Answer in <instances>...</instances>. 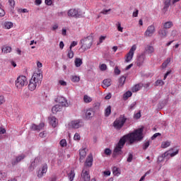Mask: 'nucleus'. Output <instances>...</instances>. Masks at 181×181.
Instances as JSON below:
<instances>
[{"instance_id":"obj_17","label":"nucleus","mask_w":181,"mask_h":181,"mask_svg":"<svg viewBox=\"0 0 181 181\" xmlns=\"http://www.w3.org/2000/svg\"><path fill=\"white\" fill-rule=\"evenodd\" d=\"M85 166L91 168L93 166V155L90 154L85 162Z\"/></svg>"},{"instance_id":"obj_58","label":"nucleus","mask_w":181,"mask_h":181,"mask_svg":"<svg viewBox=\"0 0 181 181\" xmlns=\"http://www.w3.org/2000/svg\"><path fill=\"white\" fill-rule=\"evenodd\" d=\"M5 103V97L0 95V105H2Z\"/></svg>"},{"instance_id":"obj_20","label":"nucleus","mask_w":181,"mask_h":181,"mask_svg":"<svg viewBox=\"0 0 181 181\" xmlns=\"http://www.w3.org/2000/svg\"><path fill=\"white\" fill-rule=\"evenodd\" d=\"M62 108H63V106L60 105H55L52 108V112H53V114H57V112H59V111H62Z\"/></svg>"},{"instance_id":"obj_12","label":"nucleus","mask_w":181,"mask_h":181,"mask_svg":"<svg viewBox=\"0 0 181 181\" xmlns=\"http://www.w3.org/2000/svg\"><path fill=\"white\" fill-rule=\"evenodd\" d=\"M145 59H146V55L145 53H142L137 57L136 64L138 67H141V66L144 65V62H145Z\"/></svg>"},{"instance_id":"obj_55","label":"nucleus","mask_w":181,"mask_h":181,"mask_svg":"<svg viewBox=\"0 0 181 181\" xmlns=\"http://www.w3.org/2000/svg\"><path fill=\"white\" fill-rule=\"evenodd\" d=\"M135 107H136V102H134L133 103H132L129 107V110H134Z\"/></svg>"},{"instance_id":"obj_43","label":"nucleus","mask_w":181,"mask_h":181,"mask_svg":"<svg viewBox=\"0 0 181 181\" xmlns=\"http://www.w3.org/2000/svg\"><path fill=\"white\" fill-rule=\"evenodd\" d=\"M163 84H165V82H163V81H162V80H157L156 81V83H155V86H156V87H158V86H163Z\"/></svg>"},{"instance_id":"obj_63","label":"nucleus","mask_w":181,"mask_h":181,"mask_svg":"<svg viewBox=\"0 0 181 181\" xmlns=\"http://www.w3.org/2000/svg\"><path fill=\"white\" fill-rule=\"evenodd\" d=\"M11 6H15V0H8Z\"/></svg>"},{"instance_id":"obj_36","label":"nucleus","mask_w":181,"mask_h":181,"mask_svg":"<svg viewBox=\"0 0 181 181\" xmlns=\"http://www.w3.org/2000/svg\"><path fill=\"white\" fill-rule=\"evenodd\" d=\"M170 63V58H168L161 65L162 69H166L168 67V64Z\"/></svg>"},{"instance_id":"obj_62","label":"nucleus","mask_w":181,"mask_h":181,"mask_svg":"<svg viewBox=\"0 0 181 181\" xmlns=\"http://www.w3.org/2000/svg\"><path fill=\"white\" fill-rule=\"evenodd\" d=\"M52 4H53V1H52V0H45L46 5H48L49 6H50V5H52Z\"/></svg>"},{"instance_id":"obj_40","label":"nucleus","mask_w":181,"mask_h":181,"mask_svg":"<svg viewBox=\"0 0 181 181\" xmlns=\"http://www.w3.org/2000/svg\"><path fill=\"white\" fill-rule=\"evenodd\" d=\"M71 79L73 83H78L80 81V77L77 76H72Z\"/></svg>"},{"instance_id":"obj_27","label":"nucleus","mask_w":181,"mask_h":181,"mask_svg":"<svg viewBox=\"0 0 181 181\" xmlns=\"http://www.w3.org/2000/svg\"><path fill=\"white\" fill-rule=\"evenodd\" d=\"M91 101H93V98L87 95H85L83 96V102L85 103V104H90V103H91Z\"/></svg>"},{"instance_id":"obj_52","label":"nucleus","mask_w":181,"mask_h":181,"mask_svg":"<svg viewBox=\"0 0 181 181\" xmlns=\"http://www.w3.org/2000/svg\"><path fill=\"white\" fill-rule=\"evenodd\" d=\"M81 138V137L80 136V134L78 133H76L74 136V141H80Z\"/></svg>"},{"instance_id":"obj_54","label":"nucleus","mask_w":181,"mask_h":181,"mask_svg":"<svg viewBox=\"0 0 181 181\" xmlns=\"http://www.w3.org/2000/svg\"><path fill=\"white\" fill-rule=\"evenodd\" d=\"M59 84H60V86H63L64 87H65L66 86H67V82L63 80H59Z\"/></svg>"},{"instance_id":"obj_4","label":"nucleus","mask_w":181,"mask_h":181,"mask_svg":"<svg viewBox=\"0 0 181 181\" xmlns=\"http://www.w3.org/2000/svg\"><path fill=\"white\" fill-rule=\"evenodd\" d=\"M81 49L83 50H88L93 45V37L88 36L86 38H83L81 40Z\"/></svg>"},{"instance_id":"obj_46","label":"nucleus","mask_w":181,"mask_h":181,"mask_svg":"<svg viewBox=\"0 0 181 181\" xmlns=\"http://www.w3.org/2000/svg\"><path fill=\"white\" fill-rule=\"evenodd\" d=\"M116 26H117V30H118L119 32H123L124 28L121 27V23H120V22H118V23L116 24Z\"/></svg>"},{"instance_id":"obj_7","label":"nucleus","mask_w":181,"mask_h":181,"mask_svg":"<svg viewBox=\"0 0 181 181\" xmlns=\"http://www.w3.org/2000/svg\"><path fill=\"white\" fill-rule=\"evenodd\" d=\"M135 50H136V45H134L129 49V52L127 54L125 58V63H129L131 60L134 58V53H135Z\"/></svg>"},{"instance_id":"obj_49","label":"nucleus","mask_w":181,"mask_h":181,"mask_svg":"<svg viewBox=\"0 0 181 181\" xmlns=\"http://www.w3.org/2000/svg\"><path fill=\"white\" fill-rule=\"evenodd\" d=\"M45 127V123L42 122L39 125H37V131H41Z\"/></svg>"},{"instance_id":"obj_42","label":"nucleus","mask_w":181,"mask_h":181,"mask_svg":"<svg viewBox=\"0 0 181 181\" xmlns=\"http://www.w3.org/2000/svg\"><path fill=\"white\" fill-rule=\"evenodd\" d=\"M37 162V158H35L34 160V162L31 163L29 169L32 171L35 169V168L36 167V165H35V163H36Z\"/></svg>"},{"instance_id":"obj_35","label":"nucleus","mask_w":181,"mask_h":181,"mask_svg":"<svg viewBox=\"0 0 181 181\" xmlns=\"http://www.w3.org/2000/svg\"><path fill=\"white\" fill-rule=\"evenodd\" d=\"M170 6V0L164 1V11H168V8Z\"/></svg>"},{"instance_id":"obj_28","label":"nucleus","mask_w":181,"mask_h":181,"mask_svg":"<svg viewBox=\"0 0 181 181\" xmlns=\"http://www.w3.org/2000/svg\"><path fill=\"white\" fill-rule=\"evenodd\" d=\"M76 173H74V170H71L69 173H68V177L70 181L74 180V177Z\"/></svg>"},{"instance_id":"obj_41","label":"nucleus","mask_w":181,"mask_h":181,"mask_svg":"<svg viewBox=\"0 0 181 181\" xmlns=\"http://www.w3.org/2000/svg\"><path fill=\"white\" fill-rule=\"evenodd\" d=\"M59 145L62 148H65V146H67V141H66V139H62L59 141Z\"/></svg>"},{"instance_id":"obj_5","label":"nucleus","mask_w":181,"mask_h":181,"mask_svg":"<svg viewBox=\"0 0 181 181\" xmlns=\"http://www.w3.org/2000/svg\"><path fill=\"white\" fill-rule=\"evenodd\" d=\"M25 86H28V78L25 76H19L16 80V87L17 88H23Z\"/></svg>"},{"instance_id":"obj_44","label":"nucleus","mask_w":181,"mask_h":181,"mask_svg":"<svg viewBox=\"0 0 181 181\" xmlns=\"http://www.w3.org/2000/svg\"><path fill=\"white\" fill-rule=\"evenodd\" d=\"M5 16V10L2 8V4L0 3V18Z\"/></svg>"},{"instance_id":"obj_37","label":"nucleus","mask_w":181,"mask_h":181,"mask_svg":"<svg viewBox=\"0 0 181 181\" xmlns=\"http://www.w3.org/2000/svg\"><path fill=\"white\" fill-rule=\"evenodd\" d=\"M67 57H69V59H73L74 57V52H73V49L69 48L67 54Z\"/></svg>"},{"instance_id":"obj_61","label":"nucleus","mask_w":181,"mask_h":181,"mask_svg":"<svg viewBox=\"0 0 181 181\" xmlns=\"http://www.w3.org/2000/svg\"><path fill=\"white\" fill-rule=\"evenodd\" d=\"M158 136H160V133H156L151 136V139H155L156 138H158Z\"/></svg>"},{"instance_id":"obj_18","label":"nucleus","mask_w":181,"mask_h":181,"mask_svg":"<svg viewBox=\"0 0 181 181\" xmlns=\"http://www.w3.org/2000/svg\"><path fill=\"white\" fill-rule=\"evenodd\" d=\"M80 160H83L87 156V148H81L79 150Z\"/></svg>"},{"instance_id":"obj_10","label":"nucleus","mask_w":181,"mask_h":181,"mask_svg":"<svg viewBox=\"0 0 181 181\" xmlns=\"http://www.w3.org/2000/svg\"><path fill=\"white\" fill-rule=\"evenodd\" d=\"M155 25H149L144 33V36H146V37H151V36H153V33H155Z\"/></svg>"},{"instance_id":"obj_59","label":"nucleus","mask_w":181,"mask_h":181,"mask_svg":"<svg viewBox=\"0 0 181 181\" xmlns=\"http://www.w3.org/2000/svg\"><path fill=\"white\" fill-rule=\"evenodd\" d=\"M138 13H139V11L138 9H136V11L132 14L133 18H137Z\"/></svg>"},{"instance_id":"obj_9","label":"nucleus","mask_w":181,"mask_h":181,"mask_svg":"<svg viewBox=\"0 0 181 181\" xmlns=\"http://www.w3.org/2000/svg\"><path fill=\"white\" fill-rule=\"evenodd\" d=\"M179 153V150L176 148H172L170 151L164 153V156H167V159L169 158H173V156H176Z\"/></svg>"},{"instance_id":"obj_8","label":"nucleus","mask_w":181,"mask_h":181,"mask_svg":"<svg viewBox=\"0 0 181 181\" xmlns=\"http://www.w3.org/2000/svg\"><path fill=\"white\" fill-rule=\"evenodd\" d=\"M68 16L70 18H81V12L77 8H71L68 11Z\"/></svg>"},{"instance_id":"obj_23","label":"nucleus","mask_w":181,"mask_h":181,"mask_svg":"<svg viewBox=\"0 0 181 181\" xmlns=\"http://www.w3.org/2000/svg\"><path fill=\"white\" fill-rule=\"evenodd\" d=\"M103 88H107V87H110V86H111V79L107 78L103 80Z\"/></svg>"},{"instance_id":"obj_11","label":"nucleus","mask_w":181,"mask_h":181,"mask_svg":"<svg viewBox=\"0 0 181 181\" xmlns=\"http://www.w3.org/2000/svg\"><path fill=\"white\" fill-rule=\"evenodd\" d=\"M55 101L56 103H58L61 107H69L67 100L63 96H57Z\"/></svg>"},{"instance_id":"obj_57","label":"nucleus","mask_w":181,"mask_h":181,"mask_svg":"<svg viewBox=\"0 0 181 181\" xmlns=\"http://www.w3.org/2000/svg\"><path fill=\"white\" fill-rule=\"evenodd\" d=\"M105 154L107 155V156H109L110 155H111V149H110V148H105Z\"/></svg>"},{"instance_id":"obj_51","label":"nucleus","mask_w":181,"mask_h":181,"mask_svg":"<svg viewBox=\"0 0 181 181\" xmlns=\"http://www.w3.org/2000/svg\"><path fill=\"white\" fill-rule=\"evenodd\" d=\"M149 148V141H146L143 145V149L146 150Z\"/></svg>"},{"instance_id":"obj_47","label":"nucleus","mask_w":181,"mask_h":181,"mask_svg":"<svg viewBox=\"0 0 181 181\" xmlns=\"http://www.w3.org/2000/svg\"><path fill=\"white\" fill-rule=\"evenodd\" d=\"M132 159H134V155H132V153H129L128 158L127 159V161L129 163L132 162Z\"/></svg>"},{"instance_id":"obj_39","label":"nucleus","mask_w":181,"mask_h":181,"mask_svg":"<svg viewBox=\"0 0 181 181\" xmlns=\"http://www.w3.org/2000/svg\"><path fill=\"white\" fill-rule=\"evenodd\" d=\"M99 69H100V71H105V70H107V64H100L99 65Z\"/></svg>"},{"instance_id":"obj_19","label":"nucleus","mask_w":181,"mask_h":181,"mask_svg":"<svg viewBox=\"0 0 181 181\" xmlns=\"http://www.w3.org/2000/svg\"><path fill=\"white\" fill-rule=\"evenodd\" d=\"M49 124L53 127V128H56L57 127V119L54 117H51L49 118Z\"/></svg>"},{"instance_id":"obj_45","label":"nucleus","mask_w":181,"mask_h":181,"mask_svg":"<svg viewBox=\"0 0 181 181\" xmlns=\"http://www.w3.org/2000/svg\"><path fill=\"white\" fill-rule=\"evenodd\" d=\"M113 175L115 176H118V175H119V171L118 168H117V167L113 168Z\"/></svg>"},{"instance_id":"obj_14","label":"nucleus","mask_w":181,"mask_h":181,"mask_svg":"<svg viewBox=\"0 0 181 181\" xmlns=\"http://www.w3.org/2000/svg\"><path fill=\"white\" fill-rule=\"evenodd\" d=\"M94 115H95V110L94 108H90L86 110L85 113V118L86 119H91Z\"/></svg>"},{"instance_id":"obj_56","label":"nucleus","mask_w":181,"mask_h":181,"mask_svg":"<svg viewBox=\"0 0 181 181\" xmlns=\"http://www.w3.org/2000/svg\"><path fill=\"white\" fill-rule=\"evenodd\" d=\"M165 158H168V156L165 157V154H163L162 156H158V162H163Z\"/></svg>"},{"instance_id":"obj_64","label":"nucleus","mask_w":181,"mask_h":181,"mask_svg":"<svg viewBox=\"0 0 181 181\" xmlns=\"http://www.w3.org/2000/svg\"><path fill=\"white\" fill-rule=\"evenodd\" d=\"M5 132H6V129H5V128L0 127V134H5Z\"/></svg>"},{"instance_id":"obj_26","label":"nucleus","mask_w":181,"mask_h":181,"mask_svg":"<svg viewBox=\"0 0 181 181\" xmlns=\"http://www.w3.org/2000/svg\"><path fill=\"white\" fill-rule=\"evenodd\" d=\"M163 26L164 29H170L172 26H173V23L172 21H167L164 23H163Z\"/></svg>"},{"instance_id":"obj_3","label":"nucleus","mask_w":181,"mask_h":181,"mask_svg":"<svg viewBox=\"0 0 181 181\" xmlns=\"http://www.w3.org/2000/svg\"><path fill=\"white\" fill-rule=\"evenodd\" d=\"M127 122V118L124 115H120L113 122V127L115 129H121L124 127V124Z\"/></svg>"},{"instance_id":"obj_60","label":"nucleus","mask_w":181,"mask_h":181,"mask_svg":"<svg viewBox=\"0 0 181 181\" xmlns=\"http://www.w3.org/2000/svg\"><path fill=\"white\" fill-rule=\"evenodd\" d=\"M108 12H111V8L108 9V10H103L100 13H103V15H107V13H108Z\"/></svg>"},{"instance_id":"obj_30","label":"nucleus","mask_w":181,"mask_h":181,"mask_svg":"<svg viewBox=\"0 0 181 181\" xmlns=\"http://www.w3.org/2000/svg\"><path fill=\"white\" fill-rule=\"evenodd\" d=\"M126 80H127V78H125V76H121L119 80V87H122V86L125 84Z\"/></svg>"},{"instance_id":"obj_15","label":"nucleus","mask_w":181,"mask_h":181,"mask_svg":"<svg viewBox=\"0 0 181 181\" xmlns=\"http://www.w3.org/2000/svg\"><path fill=\"white\" fill-rule=\"evenodd\" d=\"M81 179L84 181H90V173L88 170H83L81 173Z\"/></svg>"},{"instance_id":"obj_2","label":"nucleus","mask_w":181,"mask_h":181,"mask_svg":"<svg viewBox=\"0 0 181 181\" xmlns=\"http://www.w3.org/2000/svg\"><path fill=\"white\" fill-rule=\"evenodd\" d=\"M42 75L41 73H34L28 83V89L30 91H35L36 87L39 86L42 81Z\"/></svg>"},{"instance_id":"obj_13","label":"nucleus","mask_w":181,"mask_h":181,"mask_svg":"<svg viewBox=\"0 0 181 181\" xmlns=\"http://www.w3.org/2000/svg\"><path fill=\"white\" fill-rule=\"evenodd\" d=\"M25 158H26V155H25L23 153L21 154V155L16 156L14 160H12L11 164L13 165V166H15V165L18 164L19 162H22V160H23Z\"/></svg>"},{"instance_id":"obj_33","label":"nucleus","mask_w":181,"mask_h":181,"mask_svg":"<svg viewBox=\"0 0 181 181\" xmlns=\"http://www.w3.org/2000/svg\"><path fill=\"white\" fill-rule=\"evenodd\" d=\"M132 96V92L128 90L123 95V99L127 100V98H129V97Z\"/></svg>"},{"instance_id":"obj_34","label":"nucleus","mask_w":181,"mask_h":181,"mask_svg":"<svg viewBox=\"0 0 181 181\" xmlns=\"http://www.w3.org/2000/svg\"><path fill=\"white\" fill-rule=\"evenodd\" d=\"M111 115V106L109 105L105 110V116L110 117Z\"/></svg>"},{"instance_id":"obj_38","label":"nucleus","mask_w":181,"mask_h":181,"mask_svg":"<svg viewBox=\"0 0 181 181\" xmlns=\"http://www.w3.org/2000/svg\"><path fill=\"white\" fill-rule=\"evenodd\" d=\"M169 146H170V141H163L161 144V148H169Z\"/></svg>"},{"instance_id":"obj_22","label":"nucleus","mask_w":181,"mask_h":181,"mask_svg":"<svg viewBox=\"0 0 181 181\" xmlns=\"http://www.w3.org/2000/svg\"><path fill=\"white\" fill-rule=\"evenodd\" d=\"M145 52H146L148 54H152V53L155 52V49L151 45H146V47H145Z\"/></svg>"},{"instance_id":"obj_53","label":"nucleus","mask_w":181,"mask_h":181,"mask_svg":"<svg viewBox=\"0 0 181 181\" xmlns=\"http://www.w3.org/2000/svg\"><path fill=\"white\" fill-rule=\"evenodd\" d=\"M77 45H78L77 41H73V42L71 43V45L69 46V49H73V47H75V46H77Z\"/></svg>"},{"instance_id":"obj_31","label":"nucleus","mask_w":181,"mask_h":181,"mask_svg":"<svg viewBox=\"0 0 181 181\" xmlns=\"http://www.w3.org/2000/svg\"><path fill=\"white\" fill-rule=\"evenodd\" d=\"M141 88H142V86H141V84H136L133 87L132 92L136 93V92L139 91V90H141Z\"/></svg>"},{"instance_id":"obj_29","label":"nucleus","mask_w":181,"mask_h":181,"mask_svg":"<svg viewBox=\"0 0 181 181\" xmlns=\"http://www.w3.org/2000/svg\"><path fill=\"white\" fill-rule=\"evenodd\" d=\"M74 63H75L76 67H80V66L83 64V59L80 58H76L75 59Z\"/></svg>"},{"instance_id":"obj_25","label":"nucleus","mask_w":181,"mask_h":181,"mask_svg":"<svg viewBox=\"0 0 181 181\" xmlns=\"http://www.w3.org/2000/svg\"><path fill=\"white\" fill-rule=\"evenodd\" d=\"M2 53L7 54L11 53L12 52V47L9 46H4L1 49Z\"/></svg>"},{"instance_id":"obj_6","label":"nucleus","mask_w":181,"mask_h":181,"mask_svg":"<svg viewBox=\"0 0 181 181\" xmlns=\"http://www.w3.org/2000/svg\"><path fill=\"white\" fill-rule=\"evenodd\" d=\"M69 128H72L73 129H78V128H81L84 127V122L83 119H76L72 120L71 122L69 123Z\"/></svg>"},{"instance_id":"obj_16","label":"nucleus","mask_w":181,"mask_h":181,"mask_svg":"<svg viewBox=\"0 0 181 181\" xmlns=\"http://www.w3.org/2000/svg\"><path fill=\"white\" fill-rule=\"evenodd\" d=\"M47 172V165H44L41 170H39L37 176L38 177H42L45 175H46V173Z\"/></svg>"},{"instance_id":"obj_50","label":"nucleus","mask_w":181,"mask_h":181,"mask_svg":"<svg viewBox=\"0 0 181 181\" xmlns=\"http://www.w3.org/2000/svg\"><path fill=\"white\" fill-rule=\"evenodd\" d=\"M115 74H117V76H119V74H121V71L119 70V69L118 68V66H115Z\"/></svg>"},{"instance_id":"obj_1","label":"nucleus","mask_w":181,"mask_h":181,"mask_svg":"<svg viewBox=\"0 0 181 181\" xmlns=\"http://www.w3.org/2000/svg\"><path fill=\"white\" fill-rule=\"evenodd\" d=\"M144 139V128H139L134 130L130 134H127L123 136L116 145L113 151V155L115 156L117 155H122V148L125 145L126 142H128L129 145H132L134 142H138L142 141Z\"/></svg>"},{"instance_id":"obj_32","label":"nucleus","mask_w":181,"mask_h":181,"mask_svg":"<svg viewBox=\"0 0 181 181\" xmlns=\"http://www.w3.org/2000/svg\"><path fill=\"white\" fill-rule=\"evenodd\" d=\"M8 176L6 172L0 171V180H5Z\"/></svg>"},{"instance_id":"obj_21","label":"nucleus","mask_w":181,"mask_h":181,"mask_svg":"<svg viewBox=\"0 0 181 181\" xmlns=\"http://www.w3.org/2000/svg\"><path fill=\"white\" fill-rule=\"evenodd\" d=\"M158 35L161 39H163L168 36V32L165 29H160L158 30Z\"/></svg>"},{"instance_id":"obj_48","label":"nucleus","mask_w":181,"mask_h":181,"mask_svg":"<svg viewBox=\"0 0 181 181\" xmlns=\"http://www.w3.org/2000/svg\"><path fill=\"white\" fill-rule=\"evenodd\" d=\"M18 12L19 13H28L29 11H28V9L26 8H18Z\"/></svg>"},{"instance_id":"obj_24","label":"nucleus","mask_w":181,"mask_h":181,"mask_svg":"<svg viewBox=\"0 0 181 181\" xmlns=\"http://www.w3.org/2000/svg\"><path fill=\"white\" fill-rule=\"evenodd\" d=\"M3 26L5 29H11V28H13V23L6 21L4 23Z\"/></svg>"}]
</instances>
